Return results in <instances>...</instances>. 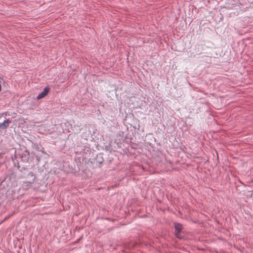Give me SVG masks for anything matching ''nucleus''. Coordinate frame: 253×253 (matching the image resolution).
I'll use <instances>...</instances> for the list:
<instances>
[{
  "instance_id": "obj_3",
  "label": "nucleus",
  "mask_w": 253,
  "mask_h": 253,
  "mask_svg": "<svg viewBox=\"0 0 253 253\" xmlns=\"http://www.w3.org/2000/svg\"><path fill=\"white\" fill-rule=\"evenodd\" d=\"M30 174L32 176L34 177L33 181H34V179H35L36 177H35V175L33 174V173L30 172Z\"/></svg>"
},
{
  "instance_id": "obj_1",
  "label": "nucleus",
  "mask_w": 253,
  "mask_h": 253,
  "mask_svg": "<svg viewBox=\"0 0 253 253\" xmlns=\"http://www.w3.org/2000/svg\"><path fill=\"white\" fill-rule=\"evenodd\" d=\"M49 90L50 89L48 87H45L43 91L38 95L37 99L39 100L44 97L48 94Z\"/></svg>"
},
{
  "instance_id": "obj_2",
  "label": "nucleus",
  "mask_w": 253,
  "mask_h": 253,
  "mask_svg": "<svg viewBox=\"0 0 253 253\" xmlns=\"http://www.w3.org/2000/svg\"><path fill=\"white\" fill-rule=\"evenodd\" d=\"M174 227H175V236L179 238V234L180 232L181 231V230L182 229V226L180 224L176 223L175 224V225H174Z\"/></svg>"
}]
</instances>
